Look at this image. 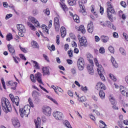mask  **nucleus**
<instances>
[{
    "label": "nucleus",
    "instance_id": "7",
    "mask_svg": "<svg viewBox=\"0 0 128 128\" xmlns=\"http://www.w3.org/2000/svg\"><path fill=\"white\" fill-rule=\"evenodd\" d=\"M17 30H19L18 36H24V34L26 32V27L22 24H18L16 26Z\"/></svg>",
    "mask_w": 128,
    "mask_h": 128
},
{
    "label": "nucleus",
    "instance_id": "30",
    "mask_svg": "<svg viewBox=\"0 0 128 128\" xmlns=\"http://www.w3.org/2000/svg\"><path fill=\"white\" fill-rule=\"evenodd\" d=\"M32 62L34 64V68H35L36 70H40V64H38V62L34 60H32Z\"/></svg>",
    "mask_w": 128,
    "mask_h": 128
},
{
    "label": "nucleus",
    "instance_id": "62",
    "mask_svg": "<svg viewBox=\"0 0 128 128\" xmlns=\"http://www.w3.org/2000/svg\"><path fill=\"white\" fill-rule=\"evenodd\" d=\"M100 37H98V36H95V42H100Z\"/></svg>",
    "mask_w": 128,
    "mask_h": 128
},
{
    "label": "nucleus",
    "instance_id": "43",
    "mask_svg": "<svg viewBox=\"0 0 128 128\" xmlns=\"http://www.w3.org/2000/svg\"><path fill=\"white\" fill-rule=\"evenodd\" d=\"M30 78L32 82H36V78L34 77V74H32L30 75Z\"/></svg>",
    "mask_w": 128,
    "mask_h": 128
},
{
    "label": "nucleus",
    "instance_id": "1",
    "mask_svg": "<svg viewBox=\"0 0 128 128\" xmlns=\"http://www.w3.org/2000/svg\"><path fill=\"white\" fill-rule=\"evenodd\" d=\"M1 105L2 106V110L6 112H12V105L8 99L3 97L1 98Z\"/></svg>",
    "mask_w": 128,
    "mask_h": 128
},
{
    "label": "nucleus",
    "instance_id": "50",
    "mask_svg": "<svg viewBox=\"0 0 128 128\" xmlns=\"http://www.w3.org/2000/svg\"><path fill=\"white\" fill-rule=\"evenodd\" d=\"M121 94L124 96H128V92H126L124 90L122 91Z\"/></svg>",
    "mask_w": 128,
    "mask_h": 128
},
{
    "label": "nucleus",
    "instance_id": "38",
    "mask_svg": "<svg viewBox=\"0 0 128 128\" xmlns=\"http://www.w3.org/2000/svg\"><path fill=\"white\" fill-rule=\"evenodd\" d=\"M91 8H92V9H91L92 12L94 16H95L97 18L98 16V14H96V12H94V5H92Z\"/></svg>",
    "mask_w": 128,
    "mask_h": 128
},
{
    "label": "nucleus",
    "instance_id": "41",
    "mask_svg": "<svg viewBox=\"0 0 128 128\" xmlns=\"http://www.w3.org/2000/svg\"><path fill=\"white\" fill-rule=\"evenodd\" d=\"M109 76L113 82H116V78L112 74H109Z\"/></svg>",
    "mask_w": 128,
    "mask_h": 128
},
{
    "label": "nucleus",
    "instance_id": "25",
    "mask_svg": "<svg viewBox=\"0 0 128 128\" xmlns=\"http://www.w3.org/2000/svg\"><path fill=\"white\" fill-rule=\"evenodd\" d=\"M111 58H111V62H112V65L114 66V68H118V63L116 61V59H114V56H112Z\"/></svg>",
    "mask_w": 128,
    "mask_h": 128
},
{
    "label": "nucleus",
    "instance_id": "52",
    "mask_svg": "<svg viewBox=\"0 0 128 128\" xmlns=\"http://www.w3.org/2000/svg\"><path fill=\"white\" fill-rule=\"evenodd\" d=\"M71 72L72 74H76V68H72Z\"/></svg>",
    "mask_w": 128,
    "mask_h": 128
},
{
    "label": "nucleus",
    "instance_id": "61",
    "mask_svg": "<svg viewBox=\"0 0 128 128\" xmlns=\"http://www.w3.org/2000/svg\"><path fill=\"white\" fill-rule=\"evenodd\" d=\"M118 126H120V128H124V126H122V122H118Z\"/></svg>",
    "mask_w": 128,
    "mask_h": 128
},
{
    "label": "nucleus",
    "instance_id": "22",
    "mask_svg": "<svg viewBox=\"0 0 128 128\" xmlns=\"http://www.w3.org/2000/svg\"><path fill=\"white\" fill-rule=\"evenodd\" d=\"M88 31L90 34H92V32H94V24H92V22H90V23L88 24Z\"/></svg>",
    "mask_w": 128,
    "mask_h": 128
},
{
    "label": "nucleus",
    "instance_id": "37",
    "mask_svg": "<svg viewBox=\"0 0 128 128\" xmlns=\"http://www.w3.org/2000/svg\"><path fill=\"white\" fill-rule=\"evenodd\" d=\"M64 126H66V128H72V126L70 125V122H68L67 120H66L64 122Z\"/></svg>",
    "mask_w": 128,
    "mask_h": 128
},
{
    "label": "nucleus",
    "instance_id": "39",
    "mask_svg": "<svg viewBox=\"0 0 128 128\" xmlns=\"http://www.w3.org/2000/svg\"><path fill=\"white\" fill-rule=\"evenodd\" d=\"M27 24L28 26H30V28H31L32 30H36V27L32 25V24H30V22H28Z\"/></svg>",
    "mask_w": 128,
    "mask_h": 128
},
{
    "label": "nucleus",
    "instance_id": "29",
    "mask_svg": "<svg viewBox=\"0 0 128 128\" xmlns=\"http://www.w3.org/2000/svg\"><path fill=\"white\" fill-rule=\"evenodd\" d=\"M78 30L81 32L83 34H86V30L84 29V25L80 26V27L78 28Z\"/></svg>",
    "mask_w": 128,
    "mask_h": 128
},
{
    "label": "nucleus",
    "instance_id": "2",
    "mask_svg": "<svg viewBox=\"0 0 128 128\" xmlns=\"http://www.w3.org/2000/svg\"><path fill=\"white\" fill-rule=\"evenodd\" d=\"M87 58L89 62L91 64L90 65H88L87 69L90 74L92 76V74H94V68H92V66H94V61H92L94 60V57H92V54H87Z\"/></svg>",
    "mask_w": 128,
    "mask_h": 128
},
{
    "label": "nucleus",
    "instance_id": "3",
    "mask_svg": "<svg viewBox=\"0 0 128 128\" xmlns=\"http://www.w3.org/2000/svg\"><path fill=\"white\" fill-rule=\"evenodd\" d=\"M94 62L96 66H98L97 70L98 72V74L100 75V78L102 80H106V78L104 76V68H102V66L98 64V59L96 58H94Z\"/></svg>",
    "mask_w": 128,
    "mask_h": 128
},
{
    "label": "nucleus",
    "instance_id": "10",
    "mask_svg": "<svg viewBox=\"0 0 128 128\" xmlns=\"http://www.w3.org/2000/svg\"><path fill=\"white\" fill-rule=\"evenodd\" d=\"M110 102H111V104H112V108L113 110H118V108L116 106V98L112 96H109Z\"/></svg>",
    "mask_w": 128,
    "mask_h": 128
},
{
    "label": "nucleus",
    "instance_id": "51",
    "mask_svg": "<svg viewBox=\"0 0 128 128\" xmlns=\"http://www.w3.org/2000/svg\"><path fill=\"white\" fill-rule=\"evenodd\" d=\"M99 52L100 54H104V47H101L99 50Z\"/></svg>",
    "mask_w": 128,
    "mask_h": 128
},
{
    "label": "nucleus",
    "instance_id": "42",
    "mask_svg": "<svg viewBox=\"0 0 128 128\" xmlns=\"http://www.w3.org/2000/svg\"><path fill=\"white\" fill-rule=\"evenodd\" d=\"M61 7L62 8V10H64V12H68V8L66 5L64 4H62Z\"/></svg>",
    "mask_w": 128,
    "mask_h": 128
},
{
    "label": "nucleus",
    "instance_id": "60",
    "mask_svg": "<svg viewBox=\"0 0 128 128\" xmlns=\"http://www.w3.org/2000/svg\"><path fill=\"white\" fill-rule=\"evenodd\" d=\"M43 56L44 60H46L47 62H50V60H48V56L46 55V54H43Z\"/></svg>",
    "mask_w": 128,
    "mask_h": 128
},
{
    "label": "nucleus",
    "instance_id": "15",
    "mask_svg": "<svg viewBox=\"0 0 128 128\" xmlns=\"http://www.w3.org/2000/svg\"><path fill=\"white\" fill-rule=\"evenodd\" d=\"M29 20L30 22H32V24H34L36 26H38V28H40V24L38 20H36V18L30 16L29 17Z\"/></svg>",
    "mask_w": 128,
    "mask_h": 128
},
{
    "label": "nucleus",
    "instance_id": "35",
    "mask_svg": "<svg viewBox=\"0 0 128 128\" xmlns=\"http://www.w3.org/2000/svg\"><path fill=\"white\" fill-rule=\"evenodd\" d=\"M42 28L44 32H45L47 34H48V26L44 24H42Z\"/></svg>",
    "mask_w": 128,
    "mask_h": 128
},
{
    "label": "nucleus",
    "instance_id": "49",
    "mask_svg": "<svg viewBox=\"0 0 128 128\" xmlns=\"http://www.w3.org/2000/svg\"><path fill=\"white\" fill-rule=\"evenodd\" d=\"M1 82H2L4 88L6 90V83L4 82V78H1Z\"/></svg>",
    "mask_w": 128,
    "mask_h": 128
},
{
    "label": "nucleus",
    "instance_id": "36",
    "mask_svg": "<svg viewBox=\"0 0 128 128\" xmlns=\"http://www.w3.org/2000/svg\"><path fill=\"white\" fill-rule=\"evenodd\" d=\"M6 40H8V42H10V40H12V34L11 33L8 34L6 36Z\"/></svg>",
    "mask_w": 128,
    "mask_h": 128
},
{
    "label": "nucleus",
    "instance_id": "57",
    "mask_svg": "<svg viewBox=\"0 0 128 128\" xmlns=\"http://www.w3.org/2000/svg\"><path fill=\"white\" fill-rule=\"evenodd\" d=\"M20 48L22 52H24V54H26V48L22 47L20 45Z\"/></svg>",
    "mask_w": 128,
    "mask_h": 128
},
{
    "label": "nucleus",
    "instance_id": "8",
    "mask_svg": "<svg viewBox=\"0 0 128 128\" xmlns=\"http://www.w3.org/2000/svg\"><path fill=\"white\" fill-rule=\"evenodd\" d=\"M77 64L79 70H84V58H79Z\"/></svg>",
    "mask_w": 128,
    "mask_h": 128
},
{
    "label": "nucleus",
    "instance_id": "23",
    "mask_svg": "<svg viewBox=\"0 0 128 128\" xmlns=\"http://www.w3.org/2000/svg\"><path fill=\"white\" fill-rule=\"evenodd\" d=\"M112 14L110 11H107V16L108 20L111 22H114V17L112 16Z\"/></svg>",
    "mask_w": 128,
    "mask_h": 128
},
{
    "label": "nucleus",
    "instance_id": "26",
    "mask_svg": "<svg viewBox=\"0 0 128 128\" xmlns=\"http://www.w3.org/2000/svg\"><path fill=\"white\" fill-rule=\"evenodd\" d=\"M100 40L102 42H108V36H102L100 37Z\"/></svg>",
    "mask_w": 128,
    "mask_h": 128
},
{
    "label": "nucleus",
    "instance_id": "48",
    "mask_svg": "<svg viewBox=\"0 0 128 128\" xmlns=\"http://www.w3.org/2000/svg\"><path fill=\"white\" fill-rule=\"evenodd\" d=\"M122 35H123L124 38H125L126 40L128 42V34H126V32H123Z\"/></svg>",
    "mask_w": 128,
    "mask_h": 128
},
{
    "label": "nucleus",
    "instance_id": "32",
    "mask_svg": "<svg viewBox=\"0 0 128 128\" xmlns=\"http://www.w3.org/2000/svg\"><path fill=\"white\" fill-rule=\"evenodd\" d=\"M78 0H68V2L70 6H76Z\"/></svg>",
    "mask_w": 128,
    "mask_h": 128
},
{
    "label": "nucleus",
    "instance_id": "13",
    "mask_svg": "<svg viewBox=\"0 0 128 128\" xmlns=\"http://www.w3.org/2000/svg\"><path fill=\"white\" fill-rule=\"evenodd\" d=\"M54 24L56 32H58L60 30V20L58 18L56 17L54 18Z\"/></svg>",
    "mask_w": 128,
    "mask_h": 128
},
{
    "label": "nucleus",
    "instance_id": "46",
    "mask_svg": "<svg viewBox=\"0 0 128 128\" xmlns=\"http://www.w3.org/2000/svg\"><path fill=\"white\" fill-rule=\"evenodd\" d=\"M12 16V14H7L5 17V20H9V18H10Z\"/></svg>",
    "mask_w": 128,
    "mask_h": 128
},
{
    "label": "nucleus",
    "instance_id": "63",
    "mask_svg": "<svg viewBox=\"0 0 128 128\" xmlns=\"http://www.w3.org/2000/svg\"><path fill=\"white\" fill-rule=\"evenodd\" d=\"M45 14H46L47 16H50V10H48V8H46L45 10Z\"/></svg>",
    "mask_w": 128,
    "mask_h": 128
},
{
    "label": "nucleus",
    "instance_id": "34",
    "mask_svg": "<svg viewBox=\"0 0 128 128\" xmlns=\"http://www.w3.org/2000/svg\"><path fill=\"white\" fill-rule=\"evenodd\" d=\"M73 20L77 24H80V17L78 15L75 14L73 16Z\"/></svg>",
    "mask_w": 128,
    "mask_h": 128
},
{
    "label": "nucleus",
    "instance_id": "21",
    "mask_svg": "<svg viewBox=\"0 0 128 128\" xmlns=\"http://www.w3.org/2000/svg\"><path fill=\"white\" fill-rule=\"evenodd\" d=\"M106 22V26H107L109 28L114 30H116V26H114V24L110 22L107 20Z\"/></svg>",
    "mask_w": 128,
    "mask_h": 128
},
{
    "label": "nucleus",
    "instance_id": "11",
    "mask_svg": "<svg viewBox=\"0 0 128 128\" xmlns=\"http://www.w3.org/2000/svg\"><path fill=\"white\" fill-rule=\"evenodd\" d=\"M12 124L14 126L15 128H20V120L16 118H14L12 120Z\"/></svg>",
    "mask_w": 128,
    "mask_h": 128
},
{
    "label": "nucleus",
    "instance_id": "64",
    "mask_svg": "<svg viewBox=\"0 0 128 128\" xmlns=\"http://www.w3.org/2000/svg\"><path fill=\"white\" fill-rule=\"evenodd\" d=\"M69 48H70V46H68V44H65L64 45L65 50H68Z\"/></svg>",
    "mask_w": 128,
    "mask_h": 128
},
{
    "label": "nucleus",
    "instance_id": "19",
    "mask_svg": "<svg viewBox=\"0 0 128 128\" xmlns=\"http://www.w3.org/2000/svg\"><path fill=\"white\" fill-rule=\"evenodd\" d=\"M8 50H9L12 56L16 55V50H14V48L12 44H8Z\"/></svg>",
    "mask_w": 128,
    "mask_h": 128
},
{
    "label": "nucleus",
    "instance_id": "53",
    "mask_svg": "<svg viewBox=\"0 0 128 128\" xmlns=\"http://www.w3.org/2000/svg\"><path fill=\"white\" fill-rule=\"evenodd\" d=\"M68 54L70 58H72V50H70L68 52Z\"/></svg>",
    "mask_w": 128,
    "mask_h": 128
},
{
    "label": "nucleus",
    "instance_id": "44",
    "mask_svg": "<svg viewBox=\"0 0 128 128\" xmlns=\"http://www.w3.org/2000/svg\"><path fill=\"white\" fill-rule=\"evenodd\" d=\"M88 116L90 118V120H93V122H96V116H94V114H90L88 115Z\"/></svg>",
    "mask_w": 128,
    "mask_h": 128
},
{
    "label": "nucleus",
    "instance_id": "4",
    "mask_svg": "<svg viewBox=\"0 0 128 128\" xmlns=\"http://www.w3.org/2000/svg\"><path fill=\"white\" fill-rule=\"evenodd\" d=\"M30 107L28 106H25L24 108L20 109V116L22 118H24V116L26 118L28 116V114L30 112Z\"/></svg>",
    "mask_w": 128,
    "mask_h": 128
},
{
    "label": "nucleus",
    "instance_id": "17",
    "mask_svg": "<svg viewBox=\"0 0 128 128\" xmlns=\"http://www.w3.org/2000/svg\"><path fill=\"white\" fill-rule=\"evenodd\" d=\"M34 122L36 126V128H40V126L42 124V120L40 118L38 117L37 119L34 120Z\"/></svg>",
    "mask_w": 128,
    "mask_h": 128
},
{
    "label": "nucleus",
    "instance_id": "45",
    "mask_svg": "<svg viewBox=\"0 0 128 128\" xmlns=\"http://www.w3.org/2000/svg\"><path fill=\"white\" fill-rule=\"evenodd\" d=\"M108 50L111 52V54H114V48L112 46H110L108 47Z\"/></svg>",
    "mask_w": 128,
    "mask_h": 128
},
{
    "label": "nucleus",
    "instance_id": "9",
    "mask_svg": "<svg viewBox=\"0 0 128 128\" xmlns=\"http://www.w3.org/2000/svg\"><path fill=\"white\" fill-rule=\"evenodd\" d=\"M52 114L53 116H54L57 120H62L64 114L62 112L56 111V112H54Z\"/></svg>",
    "mask_w": 128,
    "mask_h": 128
},
{
    "label": "nucleus",
    "instance_id": "24",
    "mask_svg": "<svg viewBox=\"0 0 128 128\" xmlns=\"http://www.w3.org/2000/svg\"><path fill=\"white\" fill-rule=\"evenodd\" d=\"M60 33H61V36L62 38H64L66 35V28L64 26H62L60 28Z\"/></svg>",
    "mask_w": 128,
    "mask_h": 128
},
{
    "label": "nucleus",
    "instance_id": "54",
    "mask_svg": "<svg viewBox=\"0 0 128 128\" xmlns=\"http://www.w3.org/2000/svg\"><path fill=\"white\" fill-rule=\"evenodd\" d=\"M28 102L30 106H32V108H34V103H32V98H28Z\"/></svg>",
    "mask_w": 128,
    "mask_h": 128
},
{
    "label": "nucleus",
    "instance_id": "55",
    "mask_svg": "<svg viewBox=\"0 0 128 128\" xmlns=\"http://www.w3.org/2000/svg\"><path fill=\"white\" fill-rule=\"evenodd\" d=\"M120 5L123 6V8H126V4L124 2H121Z\"/></svg>",
    "mask_w": 128,
    "mask_h": 128
},
{
    "label": "nucleus",
    "instance_id": "20",
    "mask_svg": "<svg viewBox=\"0 0 128 128\" xmlns=\"http://www.w3.org/2000/svg\"><path fill=\"white\" fill-rule=\"evenodd\" d=\"M43 76H50V68L44 67L42 68Z\"/></svg>",
    "mask_w": 128,
    "mask_h": 128
},
{
    "label": "nucleus",
    "instance_id": "12",
    "mask_svg": "<svg viewBox=\"0 0 128 128\" xmlns=\"http://www.w3.org/2000/svg\"><path fill=\"white\" fill-rule=\"evenodd\" d=\"M86 0H81L80 1H78V4L80 8H82V12H86V8H84V4H86Z\"/></svg>",
    "mask_w": 128,
    "mask_h": 128
},
{
    "label": "nucleus",
    "instance_id": "28",
    "mask_svg": "<svg viewBox=\"0 0 128 128\" xmlns=\"http://www.w3.org/2000/svg\"><path fill=\"white\" fill-rule=\"evenodd\" d=\"M12 102H13V104H15L16 106H18L20 102V98L18 96L14 97V100L12 101Z\"/></svg>",
    "mask_w": 128,
    "mask_h": 128
},
{
    "label": "nucleus",
    "instance_id": "33",
    "mask_svg": "<svg viewBox=\"0 0 128 128\" xmlns=\"http://www.w3.org/2000/svg\"><path fill=\"white\" fill-rule=\"evenodd\" d=\"M32 47L34 48H38V44L36 41H32L31 43Z\"/></svg>",
    "mask_w": 128,
    "mask_h": 128
},
{
    "label": "nucleus",
    "instance_id": "40",
    "mask_svg": "<svg viewBox=\"0 0 128 128\" xmlns=\"http://www.w3.org/2000/svg\"><path fill=\"white\" fill-rule=\"evenodd\" d=\"M120 52L122 56H126V50H124V48H120Z\"/></svg>",
    "mask_w": 128,
    "mask_h": 128
},
{
    "label": "nucleus",
    "instance_id": "31",
    "mask_svg": "<svg viewBox=\"0 0 128 128\" xmlns=\"http://www.w3.org/2000/svg\"><path fill=\"white\" fill-rule=\"evenodd\" d=\"M40 96L39 92H37L36 90L32 92V96H33V98H35V100H36V98H38V96Z\"/></svg>",
    "mask_w": 128,
    "mask_h": 128
},
{
    "label": "nucleus",
    "instance_id": "14",
    "mask_svg": "<svg viewBox=\"0 0 128 128\" xmlns=\"http://www.w3.org/2000/svg\"><path fill=\"white\" fill-rule=\"evenodd\" d=\"M96 89L98 90H106V86H104V84L98 82L97 83V84L96 86Z\"/></svg>",
    "mask_w": 128,
    "mask_h": 128
},
{
    "label": "nucleus",
    "instance_id": "5",
    "mask_svg": "<svg viewBox=\"0 0 128 128\" xmlns=\"http://www.w3.org/2000/svg\"><path fill=\"white\" fill-rule=\"evenodd\" d=\"M42 112L46 116H52V108L48 106H44L42 108Z\"/></svg>",
    "mask_w": 128,
    "mask_h": 128
},
{
    "label": "nucleus",
    "instance_id": "27",
    "mask_svg": "<svg viewBox=\"0 0 128 128\" xmlns=\"http://www.w3.org/2000/svg\"><path fill=\"white\" fill-rule=\"evenodd\" d=\"M99 96L101 100H104V98H106V94L102 90L99 91Z\"/></svg>",
    "mask_w": 128,
    "mask_h": 128
},
{
    "label": "nucleus",
    "instance_id": "47",
    "mask_svg": "<svg viewBox=\"0 0 128 128\" xmlns=\"http://www.w3.org/2000/svg\"><path fill=\"white\" fill-rule=\"evenodd\" d=\"M113 37L114 38H118V34L116 32H114L112 33Z\"/></svg>",
    "mask_w": 128,
    "mask_h": 128
},
{
    "label": "nucleus",
    "instance_id": "18",
    "mask_svg": "<svg viewBox=\"0 0 128 128\" xmlns=\"http://www.w3.org/2000/svg\"><path fill=\"white\" fill-rule=\"evenodd\" d=\"M107 12H111L113 14H116V11H114V8H112V4H110V2H107Z\"/></svg>",
    "mask_w": 128,
    "mask_h": 128
},
{
    "label": "nucleus",
    "instance_id": "59",
    "mask_svg": "<svg viewBox=\"0 0 128 128\" xmlns=\"http://www.w3.org/2000/svg\"><path fill=\"white\" fill-rule=\"evenodd\" d=\"M81 88H82V90L84 92H86L88 90V87L86 86L84 87L83 86H82L81 87Z\"/></svg>",
    "mask_w": 128,
    "mask_h": 128
},
{
    "label": "nucleus",
    "instance_id": "58",
    "mask_svg": "<svg viewBox=\"0 0 128 128\" xmlns=\"http://www.w3.org/2000/svg\"><path fill=\"white\" fill-rule=\"evenodd\" d=\"M56 38V42L57 44H60V35H57Z\"/></svg>",
    "mask_w": 128,
    "mask_h": 128
},
{
    "label": "nucleus",
    "instance_id": "16",
    "mask_svg": "<svg viewBox=\"0 0 128 128\" xmlns=\"http://www.w3.org/2000/svg\"><path fill=\"white\" fill-rule=\"evenodd\" d=\"M35 78L39 84H44V82H42V74H40V72H37V74H35Z\"/></svg>",
    "mask_w": 128,
    "mask_h": 128
},
{
    "label": "nucleus",
    "instance_id": "6",
    "mask_svg": "<svg viewBox=\"0 0 128 128\" xmlns=\"http://www.w3.org/2000/svg\"><path fill=\"white\" fill-rule=\"evenodd\" d=\"M78 40L80 42V46H84V48H86V46H88V40L86 37L78 35Z\"/></svg>",
    "mask_w": 128,
    "mask_h": 128
},
{
    "label": "nucleus",
    "instance_id": "56",
    "mask_svg": "<svg viewBox=\"0 0 128 128\" xmlns=\"http://www.w3.org/2000/svg\"><path fill=\"white\" fill-rule=\"evenodd\" d=\"M52 20H50L49 21L48 24V28H52Z\"/></svg>",
    "mask_w": 128,
    "mask_h": 128
}]
</instances>
